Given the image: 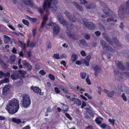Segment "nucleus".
I'll use <instances>...</instances> for the list:
<instances>
[{
    "label": "nucleus",
    "mask_w": 129,
    "mask_h": 129,
    "mask_svg": "<svg viewBox=\"0 0 129 129\" xmlns=\"http://www.w3.org/2000/svg\"><path fill=\"white\" fill-rule=\"evenodd\" d=\"M33 0H22L21 1H19V4L21 6H23L24 4L28 5L30 6L32 8L35 9H38V12L40 13L41 15H42L44 13V12L46 10H43L41 7H39L38 8V7L36 5H34L33 3ZM43 9H44L43 8Z\"/></svg>",
    "instance_id": "nucleus-3"
},
{
    "label": "nucleus",
    "mask_w": 129,
    "mask_h": 129,
    "mask_svg": "<svg viewBox=\"0 0 129 129\" xmlns=\"http://www.w3.org/2000/svg\"><path fill=\"white\" fill-rule=\"evenodd\" d=\"M58 3V0H45L42 7L44 10H46V13H49L48 8H51V10L55 11L57 10L56 5Z\"/></svg>",
    "instance_id": "nucleus-2"
},
{
    "label": "nucleus",
    "mask_w": 129,
    "mask_h": 129,
    "mask_svg": "<svg viewBox=\"0 0 129 129\" xmlns=\"http://www.w3.org/2000/svg\"><path fill=\"white\" fill-rule=\"evenodd\" d=\"M47 21V20H43L41 26V28L44 31L47 29L48 26H49L48 24H46Z\"/></svg>",
    "instance_id": "nucleus-13"
},
{
    "label": "nucleus",
    "mask_w": 129,
    "mask_h": 129,
    "mask_svg": "<svg viewBox=\"0 0 129 129\" xmlns=\"http://www.w3.org/2000/svg\"><path fill=\"white\" fill-rule=\"evenodd\" d=\"M62 90L64 92L66 93H69L68 90L66 88L63 87L62 89Z\"/></svg>",
    "instance_id": "nucleus-57"
},
{
    "label": "nucleus",
    "mask_w": 129,
    "mask_h": 129,
    "mask_svg": "<svg viewBox=\"0 0 129 129\" xmlns=\"http://www.w3.org/2000/svg\"><path fill=\"white\" fill-rule=\"evenodd\" d=\"M14 74L15 76L16 77L19 78H21V76L19 72V71H14Z\"/></svg>",
    "instance_id": "nucleus-37"
},
{
    "label": "nucleus",
    "mask_w": 129,
    "mask_h": 129,
    "mask_svg": "<svg viewBox=\"0 0 129 129\" xmlns=\"http://www.w3.org/2000/svg\"><path fill=\"white\" fill-rule=\"evenodd\" d=\"M81 2L80 4H86L87 3V2L86 1V0H79Z\"/></svg>",
    "instance_id": "nucleus-61"
},
{
    "label": "nucleus",
    "mask_w": 129,
    "mask_h": 129,
    "mask_svg": "<svg viewBox=\"0 0 129 129\" xmlns=\"http://www.w3.org/2000/svg\"><path fill=\"white\" fill-rule=\"evenodd\" d=\"M49 26L52 27L53 32H59L60 28L58 25L55 23L51 22L48 23Z\"/></svg>",
    "instance_id": "nucleus-7"
},
{
    "label": "nucleus",
    "mask_w": 129,
    "mask_h": 129,
    "mask_svg": "<svg viewBox=\"0 0 129 129\" xmlns=\"http://www.w3.org/2000/svg\"><path fill=\"white\" fill-rule=\"evenodd\" d=\"M65 115L66 117L70 120H72V118L71 116L69 114L66 113H65Z\"/></svg>",
    "instance_id": "nucleus-52"
},
{
    "label": "nucleus",
    "mask_w": 129,
    "mask_h": 129,
    "mask_svg": "<svg viewBox=\"0 0 129 129\" xmlns=\"http://www.w3.org/2000/svg\"><path fill=\"white\" fill-rule=\"evenodd\" d=\"M10 86L9 85H5L3 88L2 94L5 96L8 95L9 92V88Z\"/></svg>",
    "instance_id": "nucleus-9"
},
{
    "label": "nucleus",
    "mask_w": 129,
    "mask_h": 129,
    "mask_svg": "<svg viewBox=\"0 0 129 129\" xmlns=\"http://www.w3.org/2000/svg\"><path fill=\"white\" fill-rule=\"evenodd\" d=\"M57 19L61 24L64 25H66L67 22L62 16H58L57 17Z\"/></svg>",
    "instance_id": "nucleus-18"
},
{
    "label": "nucleus",
    "mask_w": 129,
    "mask_h": 129,
    "mask_svg": "<svg viewBox=\"0 0 129 129\" xmlns=\"http://www.w3.org/2000/svg\"><path fill=\"white\" fill-rule=\"evenodd\" d=\"M4 73L2 71H0V78H2L3 76H4Z\"/></svg>",
    "instance_id": "nucleus-64"
},
{
    "label": "nucleus",
    "mask_w": 129,
    "mask_h": 129,
    "mask_svg": "<svg viewBox=\"0 0 129 129\" xmlns=\"http://www.w3.org/2000/svg\"><path fill=\"white\" fill-rule=\"evenodd\" d=\"M64 13L70 21H74V19H75L74 18V19L72 18L73 16L71 15L69 11L68 10H66Z\"/></svg>",
    "instance_id": "nucleus-17"
},
{
    "label": "nucleus",
    "mask_w": 129,
    "mask_h": 129,
    "mask_svg": "<svg viewBox=\"0 0 129 129\" xmlns=\"http://www.w3.org/2000/svg\"><path fill=\"white\" fill-rule=\"evenodd\" d=\"M39 73L42 75H44L46 74V72L43 70H42L39 71Z\"/></svg>",
    "instance_id": "nucleus-60"
},
{
    "label": "nucleus",
    "mask_w": 129,
    "mask_h": 129,
    "mask_svg": "<svg viewBox=\"0 0 129 129\" xmlns=\"http://www.w3.org/2000/svg\"><path fill=\"white\" fill-rule=\"evenodd\" d=\"M125 38L126 41L129 42V34L126 35L125 36Z\"/></svg>",
    "instance_id": "nucleus-53"
},
{
    "label": "nucleus",
    "mask_w": 129,
    "mask_h": 129,
    "mask_svg": "<svg viewBox=\"0 0 129 129\" xmlns=\"http://www.w3.org/2000/svg\"><path fill=\"white\" fill-rule=\"evenodd\" d=\"M36 45V44L33 42H30L29 40H28L27 42V47H34Z\"/></svg>",
    "instance_id": "nucleus-27"
},
{
    "label": "nucleus",
    "mask_w": 129,
    "mask_h": 129,
    "mask_svg": "<svg viewBox=\"0 0 129 129\" xmlns=\"http://www.w3.org/2000/svg\"><path fill=\"white\" fill-rule=\"evenodd\" d=\"M54 90L56 93H58L60 92V90H59L58 88L57 87H55L54 88Z\"/></svg>",
    "instance_id": "nucleus-55"
},
{
    "label": "nucleus",
    "mask_w": 129,
    "mask_h": 129,
    "mask_svg": "<svg viewBox=\"0 0 129 129\" xmlns=\"http://www.w3.org/2000/svg\"><path fill=\"white\" fill-rule=\"evenodd\" d=\"M80 76L82 78L84 79L85 78V77L86 76V74L85 73H81L80 74Z\"/></svg>",
    "instance_id": "nucleus-50"
},
{
    "label": "nucleus",
    "mask_w": 129,
    "mask_h": 129,
    "mask_svg": "<svg viewBox=\"0 0 129 129\" xmlns=\"http://www.w3.org/2000/svg\"><path fill=\"white\" fill-rule=\"evenodd\" d=\"M77 56L74 54H73L72 56L71 59L73 61H75L77 60Z\"/></svg>",
    "instance_id": "nucleus-38"
},
{
    "label": "nucleus",
    "mask_w": 129,
    "mask_h": 129,
    "mask_svg": "<svg viewBox=\"0 0 129 129\" xmlns=\"http://www.w3.org/2000/svg\"><path fill=\"white\" fill-rule=\"evenodd\" d=\"M86 7L88 9H94L96 7V5L95 4L92 3L89 5H87Z\"/></svg>",
    "instance_id": "nucleus-23"
},
{
    "label": "nucleus",
    "mask_w": 129,
    "mask_h": 129,
    "mask_svg": "<svg viewBox=\"0 0 129 129\" xmlns=\"http://www.w3.org/2000/svg\"><path fill=\"white\" fill-rule=\"evenodd\" d=\"M115 63L118 69L121 70H124L126 69L125 66L123 65L122 63L121 62L117 61Z\"/></svg>",
    "instance_id": "nucleus-15"
},
{
    "label": "nucleus",
    "mask_w": 129,
    "mask_h": 129,
    "mask_svg": "<svg viewBox=\"0 0 129 129\" xmlns=\"http://www.w3.org/2000/svg\"><path fill=\"white\" fill-rule=\"evenodd\" d=\"M19 72L20 73V74L21 76V78L22 77L24 76V75L26 74V72L24 71H22L21 70H19Z\"/></svg>",
    "instance_id": "nucleus-41"
},
{
    "label": "nucleus",
    "mask_w": 129,
    "mask_h": 129,
    "mask_svg": "<svg viewBox=\"0 0 129 129\" xmlns=\"http://www.w3.org/2000/svg\"><path fill=\"white\" fill-rule=\"evenodd\" d=\"M100 126L103 129H111L110 126L105 123L101 124Z\"/></svg>",
    "instance_id": "nucleus-26"
},
{
    "label": "nucleus",
    "mask_w": 129,
    "mask_h": 129,
    "mask_svg": "<svg viewBox=\"0 0 129 129\" xmlns=\"http://www.w3.org/2000/svg\"><path fill=\"white\" fill-rule=\"evenodd\" d=\"M88 75L87 76V77L86 79V82L89 84L90 85L91 84V82L90 81V80L88 78Z\"/></svg>",
    "instance_id": "nucleus-62"
},
{
    "label": "nucleus",
    "mask_w": 129,
    "mask_h": 129,
    "mask_svg": "<svg viewBox=\"0 0 129 129\" xmlns=\"http://www.w3.org/2000/svg\"><path fill=\"white\" fill-rule=\"evenodd\" d=\"M12 52L14 53H17V50L15 47H14L13 48L12 50H11Z\"/></svg>",
    "instance_id": "nucleus-63"
},
{
    "label": "nucleus",
    "mask_w": 129,
    "mask_h": 129,
    "mask_svg": "<svg viewBox=\"0 0 129 129\" xmlns=\"http://www.w3.org/2000/svg\"><path fill=\"white\" fill-rule=\"evenodd\" d=\"M105 55L109 59L110 58L111 56H112L111 53L109 52L106 53L105 54Z\"/></svg>",
    "instance_id": "nucleus-58"
},
{
    "label": "nucleus",
    "mask_w": 129,
    "mask_h": 129,
    "mask_svg": "<svg viewBox=\"0 0 129 129\" xmlns=\"http://www.w3.org/2000/svg\"><path fill=\"white\" fill-rule=\"evenodd\" d=\"M60 59L66 58L67 57V55L65 54H63L60 56Z\"/></svg>",
    "instance_id": "nucleus-56"
},
{
    "label": "nucleus",
    "mask_w": 129,
    "mask_h": 129,
    "mask_svg": "<svg viewBox=\"0 0 129 129\" xmlns=\"http://www.w3.org/2000/svg\"><path fill=\"white\" fill-rule=\"evenodd\" d=\"M46 45L47 49H50L51 48V45L50 41H49L47 42Z\"/></svg>",
    "instance_id": "nucleus-39"
},
{
    "label": "nucleus",
    "mask_w": 129,
    "mask_h": 129,
    "mask_svg": "<svg viewBox=\"0 0 129 129\" xmlns=\"http://www.w3.org/2000/svg\"><path fill=\"white\" fill-rule=\"evenodd\" d=\"M4 37L6 39L5 40V42L6 44H8V42L11 41L10 38L6 35H4Z\"/></svg>",
    "instance_id": "nucleus-32"
},
{
    "label": "nucleus",
    "mask_w": 129,
    "mask_h": 129,
    "mask_svg": "<svg viewBox=\"0 0 129 129\" xmlns=\"http://www.w3.org/2000/svg\"><path fill=\"white\" fill-rule=\"evenodd\" d=\"M16 59L15 55H13L10 57V62L11 64H13L15 62Z\"/></svg>",
    "instance_id": "nucleus-24"
},
{
    "label": "nucleus",
    "mask_w": 129,
    "mask_h": 129,
    "mask_svg": "<svg viewBox=\"0 0 129 129\" xmlns=\"http://www.w3.org/2000/svg\"><path fill=\"white\" fill-rule=\"evenodd\" d=\"M91 57V56L90 55H88L84 60L83 63L87 66H88L89 65V60Z\"/></svg>",
    "instance_id": "nucleus-21"
},
{
    "label": "nucleus",
    "mask_w": 129,
    "mask_h": 129,
    "mask_svg": "<svg viewBox=\"0 0 129 129\" xmlns=\"http://www.w3.org/2000/svg\"><path fill=\"white\" fill-rule=\"evenodd\" d=\"M121 97L123 99V100L124 101H126V98L124 93H123L121 96Z\"/></svg>",
    "instance_id": "nucleus-59"
},
{
    "label": "nucleus",
    "mask_w": 129,
    "mask_h": 129,
    "mask_svg": "<svg viewBox=\"0 0 129 129\" xmlns=\"http://www.w3.org/2000/svg\"><path fill=\"white\" fill-rule=\"evenodd\" d=\"M67 35L70 38L75 40L76 39L75 35L74 34H71V33H67Z\"/></svg>",
    "instance_id": "nucleus-29"
},
{
    "label": "nucleus",
    "mask_w": 129,
    "mask_h": 129,
    "mask_svg": "<svg viewBox=\"0 0 129 129\" xmlns=\"http://www.w3.org/2000/svg\"><path fill=\"white\" fill-rule=\"evenodd\" d=\"M120 87L119 90L122 91H124L126 90L127 87L124 85L120 84Z\"/></svg>",
    "instance_id": "nucleus-34"
},
{
    "label": "nucleus",
    "mask_w": 129,
    "mask_h": 129,
    "mask_svg": "<svg viewBox=\"0 0 129 129\" xmlns=\"http://www.w3.org/2000/svg\"><path fill=\"white\" fill-rule=\"evenodd\" d=\"M108 121L111 124H112L113 125H114V123L115 121L114 119H109L108 120Z\"/></svg>",
    "instance_id": "nucleus-45"
},
{
    "label": "nucleus",
    "mask_w": 129,
    "mask_h": 129,
    "mask_svg": "<svg viewBox=\"0 0 129 129\" xmlns=\"http://www.w3.org/2000/svg\"><path fill=\"white\" fill-rule=\"evenodd\" d=\"M112 40L113 42L117 45L120 46V44L116 38L113 37L112 39Z\"/></svg>",
    "instance_id": "nucleus-28"
},
{
    "label": "nucleus",
    "mask_w": 129,
    "mask_h": 129,
    "mask_svg": "<svg viewBox=\"0 0 129 129\" xmlns=\"http://www.w3.org/2000/svg\"><path fill=\"white\" fill-rule=\"evenodd\" d=\"M53 57L56 59H59L60 58V56L58 53L54 54L53 55Z\"/></svg>",
    "instance_id": "nucleus-44"
},
{
    "label": "nucleus",
    "mask_w": 129,
    "mask_h": 129,
    "mask_svg": "<svg viewBox=\"0 0 129 129\" xmlns=\"http://www.w3.org/2000/svg\"><path fill=\"white\" fill-rule=\"evenodd\" d=\"M126 6L124 5L121 6L119 8L118 15L121 19L123 18L126 15L129 14V11L127 8H129V0L126 2Z\"/></svg>",
    "instance_id": "nucleus-4"
},
{
    "label": "nucleus",
    "mask_w": 129,
    "mask_h": 129,
    "mask_svg": "<svg viewBox=\"0 0 129 129\" xmlns=\"http://www.w3.org/2000/svg\"><path fill=\"white\" fill-rule=\"evenodd\" d=\"M93 69L95 71L94 75L95 77L98 75V74L101 72V68L98 65H96L93 68Z\"/></svg>",
    "instance_id": "nucleus-16"
},
{
    "label": "nucleus",
    "mask_w": 129,
    "mask_h": 129,
    "mask_svg": "<svg viewBox=\"0 0 129 129\" xmlns=\"http://www.w3.org/2000/svg\"><path fill=\"white\" fill-rule=\"evenodd\" d=\"M22 62L23 64L26 67H27L29 70H31L32 69L31 66L26 61V60L22 61Z\"/></svg>",
    "instance_id": "nucleus-20"
},
{
    "label": "nucleus",
    "mask_w": 129,
    "mask_h": 129,
    "mask_svg": "<svg viewBox=\"0 0 129 129\" xmlns=\"http://www.w3.org/2000/svg\"><path fill=\"white\" fill-rule=\"evenodd\" d=\"M84 26L88 29L92 30L94 29L95 27L93 23L91 22H89L88 20L86 18L83 20Z\"/></svg>",
    "instance_id": "nucleus-6"
},
{
    "label": "nucleus",
    "mask_w": 129,
    "mask_h": 129,
    "mask_svg": "<svg viewBox=\"0 0 129 129\" xmlns=\"http://www.w3.org/2000/svg\"><path fill=\"white\" fill-rule=\"evenodd\" d=\"M106 50L108 51L111 52L113 51V49L109 45L107 49H106Z\"/></svg>",
    "instance_id": "nucleus-46"
},
{
    "label": "nucleus",
    "mask_w": 129,
    "mask_h": 129,
    "mask_svg": "<svg viewBox=\"0 0 129 129\" xmlns=\"http://www.w3.org/2000/svg\"><path fill=\"white\" fill-rule=\"evenodd\" d=\"M19 108V101L16 99H13L9 101L6 109L9 114H13L18 111Z\"/></svg>",
    "instance_id": "nucleus-1"
},
{
    "label": "nucleus",
    "mask_w": 129,
    "mask_h": 129,
    "mask_svg": "<svg viewBox=\"0 0 129 129\" xmlns=\"http://www.w3.org/2000/svg\"><path fill=\"white\" fill-rule=\"evenodd\" d=\"M72 101H74L76 104L79 106H80L81 105V103L80 100L78 99L73 98L72 99Z\"/></svg>",
    "instance_id": "nucleus-25"
},
{
    "label": "nucleus",
    "mask_w": 129,
    "mask_h": 129,
    "mask_svg": "<svg viewBox=\"0 0 129 129\" xmlns=\"http://www.w3.org/2000/svg\"><path fill=\"white\" fill-rule=\"evenodd\" d=\"M12 121L15 123L19 124L20 123L21 121L20 119L16 118H13L12 119Z\"/></svg>",
    "instance_id": "nucleus-31"
},
{
    "label": "nucleus",
    "mask_w": 129,
    "mask_h": 129,
    "mask_svg": "<svg viewBox=\"0 0 129 129\" xmlns=\"http://www.w3.org/2000/svg\"><path fill=\"white\" fill-rule=\"evenodd\" d=\"M75 18V19L74 21H72V22H75L76 20L78 21H79L81 22L80 21L81 20L82 18L80 15L77 13H74V15L73 16L72 18L73 19L74 18Z\"/></svg>",
    "instance_id": "nucleus-10"
},
{
    "label": "nucleus",
    "mask_w": 129,
    "mask_h": 129,
    "mask_svg": "<svg viewBox=\"0 0 129 129\" xmlns=\"http://www.w3.org/2000/svg\"><path fill=\"white\" fill-rule=\"evenodd\" d=\"M80 42L81 45L83 46H86L87 45V44L86 43L85 40L84 39L81 40Z\"/></svg>",
    "instance_id": "nucleus-36"
},
{
    "label": "nucleus",
    "mask_w": 129,
    "mask_h": 129,
    "mask_svg": "<svg viewBox=\"0 0 129 129\" xmlns=\"http://www.w3.org/2000/svg\"><path fill=\"white\" fill-rule=\"evenodd\" d=\"M22 59L21 58L19 59L18 61V66L21 69L23 68L22 66L20 64Z\"/></svg>",
    "instance_id": "nucleus-42"
},
{
    "label": "nucleus",
    "mask_w": 129,
    "mask_h": 129,
    "mask_svg": "<svg viewBox=\"0 0 129 129\" xmlns=\"http://www.w3.org/2000/svg\"><path fill=\"white\" fill-rule=\"evenodd\" d=\"M22 22L24 24L26 25L27 26H28L29 25V23L27 20L23 19L22 20Z\"/></svg>",
    "instance_id": "nucleus-40"
},
{
    "label": "nucleus",
    "mask_w": 129,
    "mask_h": 129,
    "mask_svg": "<svg viewBox=\"0 0 129 129\" xmlns=\"http://www.w3.org/2000/svg\"><path fill=\"white\" fill-rule=\"evenodd\" d=\"M9 79V78H5L4 79L1 80L0 82L1 84L4 83H9L10 81Z\"/></svg>",
    "instance_id": "nucleus-33"
},
{
    "label": "nucleus",
    "mask_w": 129,
    "mask_h": 129,
    "mask_svg": "<svg viewBox=\"0 0 129 129\" xmlns=\"http://www.w3.org/2000/svg\"><path fill=\"white\" fill-rule=\"evenodd\" d=\"M31 88L35 92L39 93L41 95L43 94V93H42L41 92V89L38 87L31 86Z\"/></svg>",
    "instance_id": "nucleus-19"
},
{
    "label": "nucleus",
    "mask_w": 129,
    "mask_h": 129,
    "mask_svg": "<svg viewBox=\"0 0 129 129\" xmlns=\"http://www.w3.org/2000/svg\"><path fill=\"white\" fill-rule=\"evenodd\" d=\"M95 121L97 124L99 125L100 124L102 123L101 120L98 119V118H96L95 120Z\"/></svg>",
    "instance_id": "nucleus-51"
},
{
    "label": "nucleus",
    "mask_w": 129,
    "mask_h": 129,
    "mask_svg": "<svg viewBox=\"0 0 129 129\" xmlns=\"http://www.w3.org/2000/svg\"><path fill=\"white\" fill-rule=\"evenodd\" d=\"M29 19L31 21L34 23L37 20L36 18L31 17H30Z\"/></svg>",
    "instance_id": "nucleus-49"
},
{
    "label": "nucleus",
    "mask_w": 129,
    "mask_h": 129,
    "mask_svg": "<svg viewBox=\"0 0 129 129\" xmlns=\"http://www.w3.org/2000/svg\"><path fill=\"white\" fill-rule=\"evenodd\" d=\"M104 91L107 94L108 97L110 98H112L115 94V92L113 90L109 91L107 89H104Z\"/></svg>",
    "instance_id": "nucleus-11"
},
{
    "label": "nucleus",
    "mask_w": 129,
    "mask_h": 129,
    "mask_svg": "<svg viewBox=\"0 0 129 129\" xmlns=\"http://www.w3.org/2000/svg\"><path fill=\"white\" fill-rule=\"evenodd\" d=\"M118 72V71L117 70H114V74H115L116 76H117V79L119 81H123L124 78L123 74L122 73L117 74Z\"/></svg>",
    "instance_id": "nucleus-14"
},
{
    "label": "nucleus",
    "mask_w": 129,
    "mask_h": 129,
    "mask_svg": "<svg viewBox=\"0 0 129 129\" xmlns=\"http://www.w3.org/2000/svg\"><path fill=\"white\" fill-rule=\"evenodd\" d=\"M122 54H123L126 57H129V51L127 50H124Z\"/></svg>",
    "instance_id": "nucleus-35"
},
{
    "label": "nucleus",
    "mask_w": 129,
    "mask_h": 129,
    "mask_svg": "<svg viewBox=\"0 0 129 129\" xmlns=\"http://www.w3.org/2000/svg\"><path fill=\"white\" fill-rule=\"evenodd\" d=\"M48 77L51 80H54L55 79L54 76L51 74H49V75Z\"/></svg>",
    "instance_id": "nucleus-47"
},
{
    "label": "nucleus",
    "mask_w": 129,
    "mask_h": 129,
    "mask_svg": "<svg viewBox=\"0 0 129 129\" xmlns=\"http://www.w3.org/2000/svg\"><path fill=\"white\" fill-rule=\"evenodd\" d=\"M123 75L125 76L126 77L129 78V72H122Z\"/></svg>",
    "instance_id": "nucleus-43"
},
{
    "label": "nucleus",
    "mask_w": 129,
    "mask_h": 129,
    "mask_svg": "<svg viewBox=\"0 0 129 129\" xmlns=\"http://www.w3.org/2000/svg\"><path fill=\"white\" fill-rule=\"evenodd\" d=\"M103 7L104 9H103V10L105 14V15H102V17L103 18H106L107 16L111 17V15L109 13L111 11L110 9L106 5H104Z\"/></svg>",
    "instance_id": "nucleus-8"
},
{
    "label": "nucleus",
    "mask_w": 129,
    "mask_h": 129,
    "mask_svg": "<svg viewBox=\"0 0 129 129\" xmlns=\"http://www.w3.org/2000/svg\"><path fill=\"white\" fill-rule=\"evenodd\" d=\"M74 6L76 7L77 9L80 11H82L83 10V8L79 5L76 3H74Z\"/></svg>",
    "instance_id": "nucleus-30"
},
{
    "label": "nucleus",
    "mask_w": 129,
    "mask_h": 129,
    "mask_svg": "<svg viewBox=\"0 0 129 129\" xmlns=\"http://www.w3.org/2000/svg\"><path fill=\"white\" fill-rule=\"evenodd\" d=\"M10 73L8 72H6L5 73H4V77H9L10 76Z\"/></svg>",
    "instance_id": "nucleus-54"
},
{
    "label": "nucleus",
    "mask_w": 129,
    "mask_h": 129,
    "mask_svg": "<svg viewBox=\"0 0 129 129\" xmlns=\"http://www.w3.org/2000/svg\"><path fill=\"white\" fill-rule=\"evenodd\" d=\"M107 21L108 22H110L111 21H114L115 22H117V20L116 19H115L114 20L112 18H108L107 19Z\"/></svg>",
    "instance_id": "nucleus-48"
},
{
    "label": "nucleus",
    "mask_w": 129,
    "mask_h": 129,
    "mask_svg": "<svg viewBox=\"0 0 129 129\" xmlns=\"http://www.w3.org/2000/svg\"><path fill=\"white\" fill-rule=\"evenodd\" d=\"M23 101L22 106L24 108H27L29 107L30 104V100L29 96L27 94H23L22 96Z\"/></svg>",
    "instance_id": "nucleus-5"
},
{
    "label": "nucleus",
    "mask_w": 129,
    "mask_h": 129,
    "mask_svg": "<svg viewBox=\"0 0 129 129\" xmlns=\"http://www.w3.org/2000/svg\"><path fill=\"white\" fill-rule=\"evenodd\" d=\"M67 26V29L69 30V32H71V31L73 30L74 27L73 24H72V23H67V25H66Z\"/></svg>",
    "instance_id": "nucleus-22"
},
{
    "label": "nucleus",
    "mask_w": 129,
    "mask_h": 129,
    "mask_svg": "<svg viewBox=\"0 0 129 129\" xmlns=\"http://www.w3.org/2000/svg\"><path fill=\"white\" fill-rule=\"evenodd\" d=\"M103 37L110 45H113V42L106 33H103Z\"/></svg>",
    "instance_id": "nucleus-12"
}]
</instances>
